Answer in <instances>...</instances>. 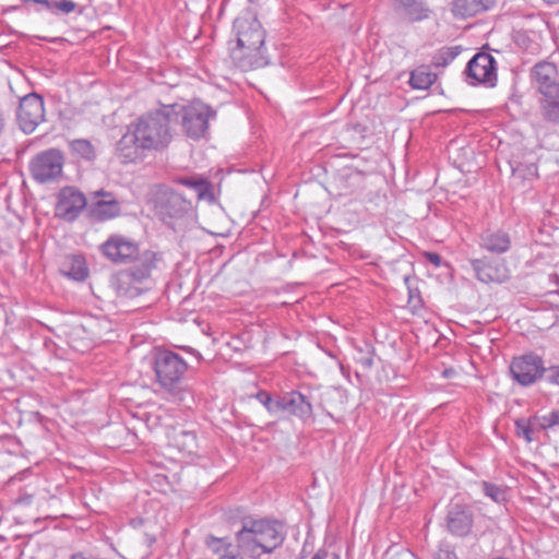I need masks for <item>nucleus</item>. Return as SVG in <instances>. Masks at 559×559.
Masks as SVG:
<instances>
[{
    "label": "nucleus",
    "mask_w": 559,
    "mask_h": 559,
    "mask_svg": "<svg viewBox=\"0 0 559 559\" xmlns=\"http://www.w3.org/2000/svg\"><path fill=\"white\" fill-rule=\"evenodd\" d=\"M205 546L217 559H243L239 543L234 545L227 537L209 535L205 538Z\"/></svg>",
    "instance_id": "obj_18"
},
{
    "label": "nucleus",
    "mask_w": 559,
    "mask_h": 559,
    "mask_svg": "<svg viewBox=\"0 0 559 559\" xmlns=\"http://www.w3.org/2000/svg\"><path fill=\"white\" fill-rule=\"evenodd\" d=\"M406 16L409 21L416 22L425 20L429 16V9L421 1L412 0L403 5Z\"/></svg>",
    "instance_id": "obj_28"
},
{
    "label": "nucleus",
    "mask_w": 559,
    "mask_h": 559,
    "mask_svg": "<svg viewBox=\"0 0 559 559\" xmlns=\"http://www.w3.org/2000/svg\"><path fill=\"white\" fill-rule=\"evenodd\" d=\"M534 419L537 421V425L542 430L554 428L559 426V411H552L548 415L540 417L534 416Z\"/></svg>",
    "instance_id": "obj_33"
},
{
    "label": "nucleus",
    "mask_w": 559,
    "mask_h": 559,
    "mask_svg": "<svg viewBox=\"0 0 559 559\" xmlns=\"http://www.w3.org/2000/svg\"><path fill=\"white\" fill-rule=\"evenodd\" d=\"M152 367L157 391L170 401L182 402L187 393L183 386V378L188 370L187 361L174 350L156 349Z\"/></svg>",
    "instance_id": "obj_5"
},
{
    "label": "nucleus",
    "mask_w": 559,
    "mask_h": 559,
    "mask_svg": "<svg viewBox=\"0 0 559 559\" xmlns=\"http://www.w3.org/2000/svg\"><path fill=\"white\" fill-rule=\"evenodd\" d=\"M479 246L492 253L501 254L511 247V238L503 230H485L480 235Z\"/></svg>",
    "instance_id": "obj_19"
},
{
    "label": "nucleus",
    "mask_w": 559,
    "mask_h": 559,
    "mask_svg": "<svg viewBox=\"0 0 559 559\" xmlns=\"http://www.w3.org/2000/svg\"><path fill=\"white\" fill-rule=\"evenodd\" d=\"M547 3H557L559 0H545Z\"/></svg>",
    "instance_id": "obj_42"
},
{
    "label": "nucleus",
    "mask_w": 559,
    "mask_h": 559,
    "mask_svg": "<svg viewBox=\"0 0 559 559\" xmlns=\"http://www.w3.org/2000/svg\"><path fill=\"white\" fill-rule=\"evenodd\" d=\"M537 421L532 418H518L514 421L515 431L519 437H522L526 442H532L534 440V425Z\"/></svg>",
    "instance_id": "obj_29"
},
{
    "label": "nucleus",
    "mask_w": 559,
    "mask_h": 559,
    "mask_svg": "<svg viewBox=\"0 0 559 559\" xmlns=\"http://www.w3.org/2000/svg\"><path fill=\"white\" fill-rule=\"evenodd\" d=\"M493 0H454L452 13L454 16L466 19L489 10Z\"/></svg>",
    "instance_id": "obj_20"
},
{
    "label": "nucleus",
    "mask_w": 559,
    "mask_h": 559,
    "mask_svg": "<svg viewBox=\"0 0 559 559\" xmlns=\"http://www.w3.org/2000/svg\"><path fill=\"white\" fill-rule=\"evenodd\" d=\"M34 497V491H29L27 488L20 489L16 497L13 498V503L16 506H29L33 502Z\"/></svg>",
    "instance_id": "obj_34"
},
{
    "label": "nucleus",
    "mask_w": 559,
    "mask_h": 559,
    "mask_svg": "<svg viewBox=\"0 0 559 559\" xmlns=\"http://www.w3.org/2000/svg\"><path fill=\"white\" fill-rule=\"evenodd\" d=\"M179 118L187 136L199 140L209 130V119L215 116V111L203 103H192L188 106L178 105Z\"/></svg>",
    "instance_id": "obj_7"
},
{
    "label": "nucleus",
    "mask_w": 559,
    "mask_h": 559,
    "mask_svg": "<svg viewBox=\"0 0 559 559\" xmlns=\"http://www.w3.org/2000/svg\"><path fill=\"white\" fill-rule=\"evenodd\" d=\"M512 175L514 179L532 181L537 177V166L534 163H518L515 166H512Z\"/></svg>",
    "instance_id": "obj_30"
},
{
    "label": "nucleus",
    "mask_w": 559,
    "mask_h": 559,
    "mask_svg": "<svg viewBox=\"0 0 559 559\" xmlns=\"http://www.w3.org/2000/svg\"><path fill=\"white\" fill-rule=\"evenodd\" d=\"M471 265L477 280L483 283H504L510 277V271L500 260L474 259Z\"/></svg>",
    "instance_id": "obj_17"
},
{
    "label": "nucleus",
    "mask_w": 559,
    "mask_h": 559,
    "mask_svg": "<svg viewBox=\"0 0 559 559\" xmlns=\"http://www.w3.org/2000/svg\"><path fill=\"white\" fill-rule=\"evenodd\" d=\"M21 130L29 134L35 131L37 126L45 119L44 99L36 93H31L20 100L16 114Z\"/></svg>",
    "instance_id": "obj_12"
},
{
    "label": "nucleus",
    "mask_w": 559,
    "mask_h": 559,
    "mask_svg": "<svg viewBox=\"0 0 559 559\" xmlns=\"http://www.w3.org/2000/svg\"><path fill=\"white\" fill-rule=\"evenodd\" d=\"M152 202L156 215L167 225L185 217L192 209L189 200L165 186L156 188Z\"/></svg>",
    "instance_id": "obj_6"
},
{
    "label": "nucleus",
    "mask_w": 559,
    "mask_h": 559,
    "mask_svg": "<svg viewBox=\"0 0 559 559\" xmlns=\"http://www.w3.org/2000/svg\"><path fill=\"white\" fill-rule=\"evenodd\" d=\"M69 148L75 158L92 162L96 158L94 145L86 139H75L69 142Z\"/></svg>",
    "instance_id": "obj_24"
},
{
    "label": "nucleus",
    "mask_w": 559,
    "mask_h": 559,
    "mask_svg": "<svg viewBox=\"0 0 559 559\" xmlns=\"http://www.w3.org/2000/svg\"><path fill=\"white\" fill-rule=\"evenodd\" d=\"M461 51V46L442 47L433 55L431 62L436 68H444L450 64Z\"/></svg>",
    "instance_id": "obj_26"
},
{
    "label": "nucleus",
    "mask_w": 559,
    "mask_h": 559,
    "mask_svg": "<svg viewBox=\"0 0 559 559\" xmlns=\"http://www.w3.org/2000/svg\"><path fill=\"white\" fill-rule=\"evenodd\" d=\"M357 362L364 368V369H370L373 366V358L370 353H367L366 355L361 356L357 359Z\"/></svg>",
    "instance_id": "obj_35"
},
{
    "label": "nucleus",
    "mask_w": 559,
    "mask_h": 559,
    "mask_svg": "<svg viewBox=\"0 0 559 559\" xmlns=\"http://www.w3.org/2000/svg\"><path fill=\"white\" fill-rule=\"evenodd\" d=\"M466 81L471 85L483 84L493 87L497 83L496 60L487 52L476 53L465 69Z\"/></svg>",
    "instance_id": "obj_10"
},
{
    "label": "nucleus",
    "mask_w": 559,
    "mask_h": 559,
    "mask_svg": "<svg viewBox=\"0 0 559 559\" xmlns=\"http://www.w3.org/2000/svg\"><path fill=\"white\" fill-rule=\"evenodd\" d=\"M177 182L188 187L197 193L199 199H204L207 195H211L212 186L209 180H206L203 177L200 176H192V177H182L178 178Z\"/></svg>",
    "instance_id": "obj_25"
},
{
    "label": "nucleus",
    "mask_w": 559,
    "mask_h": 559,
    "mask_svg": "<svg viewBox=\"0 0 559 559\" xmlns=\"http://www.w3.org/2000/svg\"><path fill=\"white\" fill-rule=\"evenodd\" d=\"M538 104L543 119L559 124V90L540 95Z\"/></svg>",
    "instance_id": "obj_21"
},
{
    "label": "nucleus",
    "mask_w": 559,
    "mask_h": 559,
    "mask_svg": "<svg viewBox=\"0 0 559 559\" xmlns=\"http://www.w3.org/2000/svg\"><path fill=\"white\" fill-rule=\"evenodd\" d=\"M425 257H426L427 261H429L435 266H440L441 265L442 259H441V257L438 253H436V252H426Z\"/></svg>",
    "instance_id": "obj_37"
},
{
    "label": "nucleus",
    "mask_w": 559,
    "mask_h": 559,
    "mask_svg": "<svg viewBox=\"0 0 559 559\" xmlns=\"http://www.w3.org/2000/svg\"><path fill=\"white\" fill-rule=\"evenodd\" d=\"M328 556L325 550L317 551L311 559H325Z\"/></svg>",
    "instance_id": "obj_39"
},
{
    "label": "nucleus",
    "mask_w": 559,
    "mask_h": 559,
    "mask_svg": "<svg viewBox=\"0 0 559 559\" xmlns=\"http://www.w3.org/2000/svg\"><path fill=\"white\" fill-rule=\"evenodd\" d=\"M415 298V294L413 293V290L409 288V302H412Z\"/></svg>",
    "instance_id": "obj_41"
},
{
    "label": "nucleus",
    "mask_w": 559,
    "mask_h": 559,
    "mask_svg": "<svg viewBox=\"0 0 559 559\" xmlns=\"http://www.w3.org/2000/svg\"><path fill=\"white\" fill-rule=\"evenodd\" d=\"M7 128V116L4 110L0 107V138L4 133Z\"/></svg>",
    "instance_id": "obj_38"
},
{
    "label": "nucleus",
    "mask_w": 559,
    "mask_h": 559,
    "mask_svg": "<svg viewBox=\"0 0 559 559\" xmlns=\"http://www.w3.org/2000/svg\"><path fill=\"white\" fill-rule=\"evenodd\" d=\"M87 206V200L83 192L74 187H66L58 194L56 214L67 222L75 221Z\"/></svg>",
    "instance_id": "obj_14"
},
{
    "label": "nucleus",
    "mask_w": 559,
    "mask_h": 559,
    "mask_svg": "<svg viewBox=\"0 0 559 559\" xmlns=\"http://www.w3.org/2000/svg\"><path fill=\"white\" fill-rule=\"evenodd\" d=\"M237 47L233 55L246 69H257L269 64L264 47L265 32L261 23L253 16H240L234 22Z\"/></svg>",
    "instance_id": "obj_4"
},
{
    "label": "nucleus",
    "mask_w": 559,
    "mask_h": 559,
    "mask_svg": "<svg viewBox=\"0 0 559 559\" xmlns=\"http://www.w3.org/2000/svg\"><path fill=\"white\" fill-rule=\"evenodd\" d=\"M547 380H548L550 383H554V384L559 385V366H557V367H551V368L548 370Z\"/></svg>",
    "instance_id": "obj_36"
},
{
    "label": "nucleus",
    "mask_w": 559,
    "mask_h": 559,
    "mask_svg": "<svg viewBox=\"0 0 559 559\" xmlns=\"http://www.w3.org/2000/svg\"><path fill=\"white\" fill-rule=\"evenodd\" d=\"M254 397L267 409L270 414L278 413V396L273 399L269 392L261 390L254 395Z\"/></svg>",
    "instance_id": "obj_32"
},
{
    "label": "nucleus",
    "mask_w": 559,
    "mask_h": 559,
    "mask_svg": "<svg viewBox=\"0 0 559 559\" xmlns=\"http://www.w3.org/2000/svg\"><path fill=\"white\" fill-rule=\"evenodd\" d=\"M549 281L554 282L557 286H559V275L558 274H550Z\"/></svg>",
    "instance_id": "obj_40"
},
{
    "label": "nucleus",
    "mask_w": 559,
    "mask_h": 559,
    "mask_svg": "<svg viewBox=\"0 0 559 559\" xmlns=\"http://www.w3.org/2000/svg\"><path fill=\"white\" fill-rule=\"evenodd\" d=\"M90 199L88 212L94 219L106 222L121 215V203L112 192L95 190L90 193Z\"/></svg>",
    "instance_id": "obj_13"
},
{
    "label": "nucleus",
    "mask_w": 559,
    "mask_h": 559,
    "mask_svg": "<svg viewBox=\"0 0 559 559\" xmlns=\"http://www.w3.org/2000/svg\"><path fill=\"white\" fill-rule=\"evenodd\" d=\"M178 120V104H171L163 105L131 122L116 145L120 162L139 163L144 159L146 152L166 148L173 140L171 126Z\"/></svg>",
    "instance_id": "obj_2"
},
{
    "label": "nucleus",
    "mask_w": 559,
    "mask_h": 559,
    "mask_svg": "<svg viewBox=\"0 0 559 559\" xmlns=\"http://www.w3.org/2000/svg\"><path fill=\"white\" fill-rule=\"evenodd\" d=\"M483 492L486 497H489L495 502H503L506 501V490L498 485L483 481L481 483Z\"/></svg>",
    "instance_id": "obj_31"
},
{
    "label": "nucleus",
    "mask_w": 559,
    "mask_h": 559,
    "mask_svg": "<svg viewBox=\"0 0 559 559\" xmlns=\"http://www.w3.org/2000/svg\"><path fill=\"white\" fill-rule=\"evenodd\" d=\"M531 82L534 88L544 95L559 90V71L554 62L540 61L531 71Z\"/></svg>",
    "instance_id": "obj_16"
},
{
    "label": "nucleus",
    "mask_w": 559,
    "mask_h": 559,
    "mask_svg": "<svg viewBox=\"0 0 559 559\" xmlns=\"http://www.w3.org/2000/svg\"><path fill=\"white\" fill-rule=\"evenodd\" d=\"M64 157L60 150L49 148L38 153L29 163L32 177L40 183L57 179L62 174Z\"/></svg>",
    "instance_id": "obj_9"
},
{
    "label": "nucleus",
    "mask_w": 559,
    "mask_h": 559,
    "mask_svg": "<svg viewBox=\"0 0 559 559\" xmlns=\"http://www.w3.org/2000/svg\"><path fill=\"white\" fill-rule=\"evenodd\" d=\"M278 413H286L306 423L313 416L311 396L300 391L284 392L278 395Z\"/></svg>",
    "instance_id": "obj_15"
},
{
    "label": "nucleus",
    "mask_w": 559,
    "mask_h": 559,
    "mask_svg": "<svg viewBox=\"0 0 559 559\" xmlns=\"http://www.w3.org/2000/svg\"><path fill=\"white\" fill-rule=\"evenodd\" d=\"M287 532L285 524L277 520H253L243 523L236 533V542L243 555L251 559H260L263 555H270L280 548Z\"/></svg>",
    "instance_id": "obj_3"
},
{
    "label": "nucleus",
    "mask_w": 559,
    "mask_h": 559,
    "mask_svg": "<svg viewBox=\"0 0 559 559\" xmlns=\"http://www.w3.org/2000/svg\"><path fill=\"white\" fill-rule=\"evenodd\" d=\"M61 273L79 282L86 280L88 276V267L85 259L78 254L67 257L61 265Z\"/></svg>",
    "instance_id": "obj_22"
},
{
    "label": "nucleus",
    "mask_w": 559,
    "mask_h": 559,
    "mask_svg": "<svg viewBox=\"0 0 559 559\" xmlns=\"http://www.w3.org/2000/svg\"><path fill=\"white\" fill-rule=\"evenodd\" d=\"M437 80V74L429 67L420 66L411 72L409 85L415 90H427Z\"/></svg>",
    "instance_id": "obj_23"
},
{
    "label": "nucleus",
    "mask_w": 559,
    "mask_h": 559,
    "mask_svg": "<svg viewBox=\"0 0 559 559\" xmlns=\"http://www.w3.org/2000/svg\"><path fill=\"white\" fill-rule=\"evenodd\" d=\"M545 372L543 359L533 353L514 357L510 364L513 380L523 386L535 383Z\"/></svg>",
    "instance_id": "obj_11"
},
{
    "label": "nucleus",
    "mask_w": 559,
    "mask_h": 559,
    "mask_svg": "<svg viewBox=\"0 0 559 559\" xmlns=\"http://www.w3.org/2000/svg\"><path fill=\"white\" fill-rule=\"evenodd\" d=\"M474 522L475 514L471 504L454 500L448 504L444 527L450 535L460 538L472 535Z\"/></svg>",
    "instance_id": "obj_8"
},
{
    "label": "nucleus",
    "mask_w": 559,
    "mask_h": 559,
    "mask_svg": "<svg viewBox=\"0 0 559 559\" xmlns=\"http://www.w3.org/2000/svg\"><path fill=\"white\" fill-rule=\"evenodd\" d=\"M100 253L111 263L129 265L116 283L117 295L135 298L150 289L153 272L164 263L163 253L142 249L140 243L122 234H111L99 246Z\"/></svg>",
    "instance_id": "obj_1"
},
{
    "label": "nucleus",
    "mask_w": 559,
    "mask_h": 559,
    "mask_svg": "<svg viewBox=\"0 0 559 559\" xmlns=\"http://www.w3.org/2000/svg\"><path fill=\"white\" fill-rule=\"evenodd\" d=\"M25 2L39 3L51 12L60 11L64 14H69L76 10L78 4L71 0H24Z\"/></svg>",
    "instance_id": "obj_27"
}]
</instances>
